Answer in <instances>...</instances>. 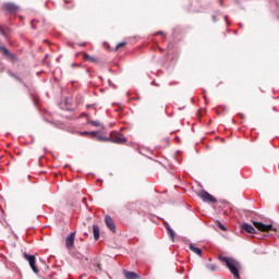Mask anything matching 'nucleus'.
Segmentation results:
<instances>
[{
  "mask_svg": "<svg viewBox=\"0 0 279 279\" xmlns=\"http://www.w3.org/2000/svg\"><path fill=\"white\" fill-rule=\"evenodd\" d=\"M219 260L221 263H225V265L228 267L229 271L233 275L234 279H241V276L239 275V268L241 267V264L236 262L233 258L226 257L220 255Z\"/></svg>",
  "mask_w": 279,
  "mask_h": 279,
  "instance_id": "obj_1",
  "label": "nucleus"
},
{
  "mask_svg": "<svg viewBox=\"0 0 279 279\" xmlns=\"http://www.w3.org/2000/svg\"><path fill=\"white\" fill-rule=\"evenodd\" d=\"M109 142L116 143L117 145H125V143H128V138H125V135L112 131L110 133Z\"/></svg>",
  "mask_w": 279,
  "mask_h": 279,
  "instance_id": "obj_2",
  "label": "nucleus"
},
{
  "mask_svg": "<svg viewBox=\"0 0 279 279\" xmlns=\"http://www.w3.org/2000/svg\"><path fill=\"white\" fill-rule=\"evenodd\" d=\"M253 226H255V228L259 230V232H276L277 230L276 228H274V225H265L258 221H253Z\"/></svg>",
  "mask_w": 279,
  "mask_h": 279,
  "instance_id": "obj_3",
  "label": "nucleus"
},
{
  "mask_svg": "<svg viewBox=\"0 0 279 279\" xmlns=\"http://www.w3.org/2000/svg\"><path fill=\"white\" fill-rule=\"evenodd\" d=\"M198 197L203 199V202H207L208 204H217V199L215 196L210 195L206 190H202L198 192Z\"/></svg>",
  "mask_w": 279,
  "mask_h": 279,
  "instance_id": "obj_4",
  "label": "nucleus"
},
{
  "mask_svg": "<svg viewBox=\"0 0 279 279\" xmlns=\"http://www.w3.org/2000/svg\"><path fill=\"white\" fill-rule=\"evenodd\" d=\"M24 258L29 263V267L34 274H38L39 270L38 267H36V256L24 253Z\"/></svg>",
  "mask_w": 279,
  "mask_h": 279,
  "instance_id": "obj_5",
  "label": "nucleus"
},
{
  "mask_svg": "<svg viewBox=\"0 0 279 279\" xmlns=\"http://www.w3.org/2000/svg\"><path fill=\"white\" fill-rule=\"evenodd\" d=\"M65 247L66 250H73V247H75V231L71 232L65 238Z\"/></svg>",
  "mask_w": 279,
  "mask_h": 279,
  "instance_id": "obj_6",
  "label": "nucleus"
},
{
  "mask_svg": "<svg viewBox=\"0 0 279 279\" xmlns=\"http://www.w3.org/2000/svg\"><path fill=\"white\" fill-rule=\"evenodd\" d=\"M3 10L9 12L10 14H16V12H19L20 8H19V5H16L12 2H8L3 5Z\"/></svg>",
  "mask_w": 279,
  "mask_h": 279,
  "instance_id": "obj_7",
  "label": "nucleus"
},
{
  "mask_svg": "<svg viewBox=\"0 0 279 279\" xmlns=\"http://www.w3.org/2000/svg\"><path fill=\"white\" fill-rule=\"evenodd\" d=\"M105 223L111 232H113V233L117 232V226L114 225V220L112 219V217L106 216L105 217Z\"/></svg>",
  "mask_w": 279,
  "mask_h": 279,
  "instance_id": "obj_8",
  "label": "nucleus"
},
{
  "mask_svg": "<svg viewBox=\"0 0 279 279\" xmlns=\"http://www.w3.org/2000/svg\"><path fill=\"white\" fill-rule=\"evenodd\" d=\"M241 230L247 232V234H256V230L247 222L241 225Z\"/></svg>",
  "mask_w": 279,
  "mask_h": 279,
  "instance_id": "obj_9",
  "label": "nucleus"
},
{
  "mask_svg": "<svg viewBox=\"0 0 279 279\" xmlns=\"http://www.w3.org/2000/svg\"><path fill=\"white\" fill-rule=\"evenodd\" d=\"M123 276L125 279H141L138 274L130 270H123Z\"/></svg>",
  "mask_w": 279,
  "mask_h": 279,
  "instance_id": "obj_10",
  "label": "nucleus"
},
{
  "mask_svg": "<svg viewBox=\"0 0 279 279\" xmlns=\"http://www.w3.org/2000/svg\"><path fill=\"white\" fill-rule=\"evenodd\" d=\"M89 136H90L92 138H97V141H105L106 143H109V142H110V137H104V136L99 135L98 132H95V131H92V132L89 133Z\"/></svg>",
  "mask_w": 279,
  "mask_h": 279,
  "instance_id": "obj_11",
  "label": "nucleus"
},
{
  "mask_svg": "<svg viewBox=\"0 0 279 279\" xmlns=\"http://www.w3.org/2000/svg\"><path fill=\"white\" fill-rule=\"evenodd\" d=\"M82 56H83V60H84L85 62H94V63H97V58L90 57V54H88V53H86V52H83Z\"/></svg>",
  "mask_w": 279,
  "mask_h": 279,
  "instance_id": "obj_12",
  "label": "nucleus"
},
{
  "mask_svg": "<svg viewBox=\"0 0 279 279\" xmlns=\"http://www.w3.org/2000/svg\"><path fill=\"white\" fill-rule=\"evenodd\" d=\"M190 250H191V252H194V254H197V256H202V248H199L193 244H190Z\"/></svg>",
  "mask_w": 279,
  "mask_h": 279,
  "instance_id": "obj_13",
  "label": "nucleus"
},
{
  "mask_svg": "<svg viewBox=\"0 0 279 279\" xmlns=\"http://www.w3.org/2000/svg\"><path fill=\"white\" fill-rule=\"evenodd\" d=\"M93 234H94L95 241H97L99 239V226L97 225L93 226Z\"/></svg>",
  "mask_w": 279,
  "mask_h": 279,
  "instance_id": "obj_14",
  "label": "nucleus"
},
{
  "mask_svg": "<svg viewBox=\"0 0 279 279\" xmlns=\"http://www.w3.org/2000/svg\"><path fill=\"white\" fill-rule=\"evenodd\" d=\"M166 228L171 241H175V233L173 232V229H171L169 226H167Z\"/></svg>",
  "mask_w": 279,
  "mask_h": 279,
  "instance_id": "obj_15",
  "label": "nucleus"
},
{
  "mask_svg": "<svg viewBox=\"0 0 279 279\" xmlns=\"http://www.w3.org/2000/svg\"><path fill=\"white\" fill-rule=\"evenodd\" d=\"M0 51L3 56H10V50L5 46H0Z\"/></svg>",
  "mask_w": 279,
  "mask_h": 279,
  "instance_id": "obj_16",
  "label": "nucleus"
},
{
  "mask_svg": "<svg viewBox=\"0 0 279 279\" xmlns=\"http://www.w3.org/2000/svg\"><path fill=\"white\" fill-rule=\"evenodd\" d=\"M7 58H9V60H11V62H17L19 61V58H16V54H14L12 52H9Z\"/></svg>",
  "mask_w": 279,
  "mask_h": 279,
  "instance_id": "obj_17",
  "label": "nucleus"
},
{
  "mask_svg": "<svg viewBox=\"0 0 279 279\" xmlns=\"http://www.w3.org/2000/svg\"><path fill=\"white\" fill-rule=\"evenodd\" d=\"M216 226H218V228H220V230H222L223 232H226V230H228V229L226 228V226H223V225L221 223V221H216Z\"/></svg>",
  "mask_w": 279,
  "mask_h": 279,
  "instance_id": "obj_18",
  "label": "nucleus"
},
{
  "mask_svg": "<svg viewBox=\"0 0 279 279\" xmlns=\"http://www.w3.org/2000/svg\"><path fill=\"white\" fill-rule=\"evenodd\" d=\"M207 269H209V271H217V265L209 264V265H207Z\"/></svg>",
  "mask_w": 279,
  "mask_h": 279,
  "instance_id": "obj_19",
  "label": "nucleus"
},
{
  "mask_svg": "<svg viewBox=\"0 0 279 279\" xmlns=\"http://www.w3.org/2000/svg\"><path fill=\"white\" fill-rule=\"evenodd\" d=\"M5 32H8V26H0V34H2V36H7Z\"/></svg>",
  "mask_w": 279,
  "mask_h": 279,
  "instance_id": "obj_20",
  "label": "nucleus"
},
{
  "mask_svg": "<svg viewBox=\"0 0 279 279\" xmlns=\"http://www.w3.org/2000/svg\"><path fill=\"white\" fill-rule=\"evenodd\" d=\"M125 45H126L125 41H122V43L118 44V45L116 46V51H119V49H121L122 47H125Z\"/></svg>",
  "mask_w": 279,
  "mask_h": 279,
  "instance_id": "obj_21",
  "label": "nucleus"
},
{
  "mask_svg": "<svg viewBox=\"0 0 279 279\" xmlns=\"http://www.w3.org/2000/svg\"><path fill=\"white\" fill-rule=\"evenodd\" d=\"M89 124L94 125V128H99V125H101L99 121H89Z\"/></svg>",
  "mask_w": 279,
  "mask_h": 279,
  "instance_id": "obj_22",
  "label": "nucleus"
},
{
  "mask_svg": "<svg viewBox=\"0 0 279 279\" xmlns=\"http://www.w3.org/2000/svg\"><path fill=\"white\" fill-rule=\"evenodd\" d=\"M159 35L165 36V33L159 31V32L156 33V36H159Z\"/></svg>",
  "mask_w": 279,
  "mask_h": 279,
  "instance_id": "obj_23",
  "label": "nucleus"
},
{
  "mask_svg": "<svg viewBox=\"0 0 279 279\" xmlns=\"http://www.w3.org/2000/svg\"><path fill=\"white\" fill-rule=\"evenodd\" d=\"M83 135H90V132H83Z\"/></svg>",
  "mask_w": 279,
  "mask_h": 279,
  "instance_id": "obj_24",
  "label": "nucleus"
},
{
  "mask_svg": "<svg viewBox=\"0 0 279 279\" xmlns=\"http://www.w3.org/2000/svg\"><path fill=\"white\" fill-rule=\"evenodd\" d=\"M72 66L75 68V66H77V64L76 63H72Z\"/></svg>",
  "mask_w": 279,
  "mask_h": 279,
  "instance_id": "obj_25",
  "label": "nucleus"
},
{
  "mask_svg": "<svg viewBox=\"0 0 279 279\" xmlns=\"http://www.w3.org/2000/svg\"><path fill=\"white\" fill-rule=\"evenodd\" d=\"M98 269H101V265L98 264Z\"/></svg>",
  "mask_w": 279,
  "mask_h": 279,
  "instance_id": "obj_26",
  "label": "nucleus"
}]
</instances>
